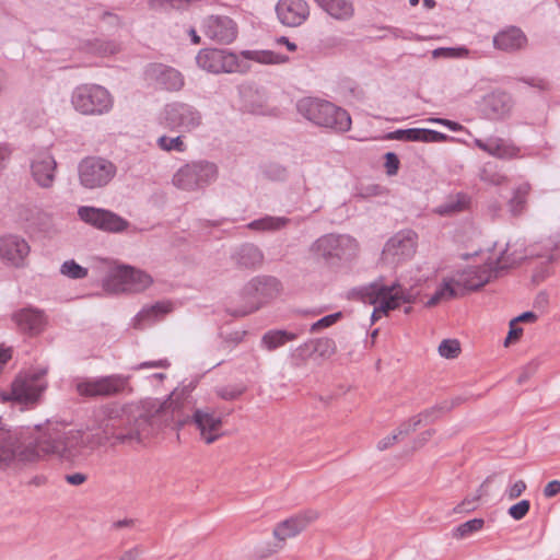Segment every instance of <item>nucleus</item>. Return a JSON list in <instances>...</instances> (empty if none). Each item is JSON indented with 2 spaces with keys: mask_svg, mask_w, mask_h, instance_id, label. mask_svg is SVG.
<instances>
[{
  "mask_svg": "<svg viewBox=\"0 0 560 560\" xmlns=\"http://www.w3.org/2000/svg\"><path fill=\"white\" fill-rule=\"evenodd\" d=\"M458 296V291L453 284V281H444L434 292V294L427 301L428 307L435 306L442 300H450Z\"/></svg>",
  "mask_w": 560,
  "mask_h": 560,
  "instance_id": "e433bc0d",
  "label": "nucleus"
},
{
  "mask_svg": "<svg viewBox=\"0 0 560 560\" xmlns=\"http://www.w3.org/2000/svg\"><path fill=\"white\" fill-rule=\"evenodd\" d=\"M117 174V166L102 156H86L78 164L80 185L89 190L101 189L109 185Z\"/></svg>",
  "mask_w": 560,
  "mask_h": 560,
  "instance_id": "0eeeda50",
  "label": "nucleus"
},
{
  "mask_svg": "<svg viewBox=\"0 0 560 560\" xmlns=\"http://www.w3.org/2000/svg\"><path fill=\"white\" fill-rule=\"evenodd\" d=\"M205 35L220 44H230L237 36L236 23L226 15H209L203 20Z\"/></svg>",
  "mask_w": 560,
  "mask_h": 560,
  "instance_id": "f3484780",
  "label": "nucleus"
},
{
  "mask_svg": "<svg viewBox=\"0 0 560 560\" xmlns=\"http://www.w3.org/2000/svg\"><path fill=\"white\" fill-rule=\"evenodd\" d=\"M520 81L526 83L527 85L532 88H536L540 91H545L548 89L549 84L546 80L540 78H522Z\"/></svg>",
  "mask_w": 560,
  "mask_h": 560,
  "instance_id": "e2e57ef3",
  "label": "nucleus"
},
{
  "mask_svg": "<svg viewBox=\"0 0 560 560\" xmlns=\"http://www.w3.org/2000/svg\"><path fill=\"white\" fill-rule=\"evenodd\" d=\"M60 273L69 279L79 280L88 276V269L80 266L75 260H66L60 267Z\"/></svg>",
  "mask_w": 560,
  "mask_h": 560,
  "instance_id": "37998d69",
  "label": "nucleus"
},
{
  "mask_svg": "<svg viewBox=\"0 0 560 560\" xmlns=\"http://www.w3.org/2000/svg\"><path fill=\"white\" fill-rule=\"evenodd\" d=\"M429 121L430 122H434V124L443 125V126L447 127L452 131H460L464 128L459 122L453 121V120H448V119H445V118H429Z\"/></svg>",
  "mask_w": 560,
  "mask_h": 560,
  "instance_id": "0e129e2a",
  "label": "nucleus"
},
{
  "mask_svg": "<svg viewBox=\"0 0 560 560\" xmlns=\"http://www.w3.org/2000/svg\"><path fill=\"white\" fill-rule=\"evenodd\" d=\"M196 62L199 68L211 73L243 71L237 55L224 49H202L196 56Z\"/></svg>",
  "mask_w": 560,
  "mask_h": 560,
  "instance_id": "4468645a",
  "label": "nucleus"
},
{
  "mask_svg": "<svg viewBox=\"0 0 560 560\" xmlns=\"http://www.w3.org/2000/svg\"><path fill=\"white\" fill-rule=\"evenodd\" d=\"M474 143L481 151L500 160L522 158L521 148L509 139L489 137L487 139H475Z\"/></svg>",
  "mask_w": 560,
  "mask_h": 560,
  "instance_id": "412c9836",
  "label": "nucleus"
},
{
  "mask_svg": "<svg viewBox=\"0 0 560 560\" xmlns=\"http://www.w3.org/2000/svg\"><path fill=\"white\" fill-rule=\"evenodd\" d=\"M527 38L521 28L512 26L499 32L493 37V45L497 49L515 51L525 46Z\"/></svg>",
  "mask_w": 560,
  "mask_h": 560,
  "instance_id": "c756f323",
  "label": "nucleus"
},
{
  "mask_svg": "<svg viewBox=\"0 0 560 560\" xmlns=\"http://www.w3.org/2000/svg\"><path fill=\"white\" fill-rule=\"evenodd\" d=\"M78 215L84 223L108 233H120L129 226L126 219L103 208L81 206Z\"/></svg>",
  "mask_w": 560,
  "mask_h": 560,
  "instance_id": "f8f14e48",
  "label": "nucleus"
},
{
  "mask_svg": "<svg viewBox=\"0 0 560 560\" xmlns=\"http://www.w3.org/2000/svg\"><path fill=\"white\" fill-rule=\"evenodd\" d=\"M417 234L412 230H402L392 236L382 252V259L390 265H398L410 259L417 247Z\"/></svg>",
  "mask_w": 560,
  "mask_h": 560,
  "instance_id": "ddd939ff",
  "label": "nucleus"
},
{
  "mask_svg": "<svg viewBox=\"0 0 560 560\" xmlns=\"http://www.w3.org/2000/svg\"><path fill=\"white\" fill-rule=\"evenodd\" d=\"M31 175L33 180L44 189L54 186L57 172V162L51 152L47 149L34 154L31 160Z\"/></svg>",
  "mask_w": 560,
  "mask_h": 560,
  "instance_id": "dca6fc26",
  "label": "nucleus"
},
{
  "mask_svg": "<svg viewBox=\"0 0 560 560\" xmlns=\"http://www.w3.org/2000/svg\"><path fill=\"white\" fill-rule=\"evenodd\" d=\"M246 387L243 385H228L217 388V395L224 400H234L238 398Z\"/></svg>",
  "mask_w": 560,
  "mask_h": 560,
  "instance_id": "49530a36",
  "label": "nucleus"
},
{
  "mask_svg": "<svg viewBox=\"0 0 560 560\" xmlns=\"http://www.w3.org/2000/svg\"><path fill=\"white\" fill-rule=\"evenodd\" d=\"M153 417L140 409L105 408L95 416L92 432L86 439L81 431L66 430L59 423H48L36 438L33 455H56L65 460H72L85 446L94 448L107 443L133 445L151 435Z\"/></svg>",
  "mask_w": 560,
  "mask_h": 560,
  "instance_id": "f257e3e1",
  "label": "nucleus"
},
{
  "mask_svg": "<svg viewBox=\"0 0 560 560\" xmlns=\"http://www.w3.org/2000/svg\"><path fill=\"white\" fill-rule=\"evenodd\" d=\"M450 409L451 407H448L447 405L434 406L432 408L425 409L416 417L421 418V423L428 424L436 420L442 412L447 411Z\"/></svg>",
  "mask_w": 560,
  "mask_h": 560,
  "instance_id": "de8ad7c7",
  "label": "nucleus"
},
{
  "mask_svg": "<svg viewBox=\"0 0 560 560\" xmlns=\"http://www.w3.org/2000/svg\"><path fill=\"white\" fill-rule=\"evenodd\" d=\"M71 104L83 115H103L113 106L109 92L98 84L78 85L71 94Z\"/></svg>",
  "mask_w": 560,
  "mask_h": 560,
  "instance_id": "1a4fd4ad",
  "label": "nucleus"
},
{
  "mask_svg": "<svg viewBox=\"0 0 560 560\" xmlns=\"http://www.w3.org/2000/svg\"><path fill=\"white\" fill-rule=\"evenodd\" d=\"M386 173L389 176L396 175L399 168V159L396 153L387 152L385 154Z\"/></svg>",
  "mask_w": 560,
  "mask_h": 560,
  "instance_id": "6e6d98bb",
  "label": "nucleus"
},
{
  "mask_svg": "<svg viewBox=\"0 0 560 560\" xmlns=\"http://www.w3.org/2000/svg\"><path fill=\"white\" fill-rule=\"evenodd\" d=\"M468 54H469V50L465 47L439 48L433 51V55L435 57L445 56V57H450V58H463V57H467Z\"/></svg>",
  "mask_w": 560,
  "mask_h": 560,
  "instance_id": "603ef678",
  "label": "nucleus"
},
{
  "mask_svg": "<svg viewBox=\"0 0 560 560\" xmlns=\"http://www.w3.org/2000/svg\"><path fill=\"white\" fill-rule=\"evenodd\" d=\"M337 350V346L334 339L328 337H322L310 340L299 348L301 354H313L316 353L322 358L331 357Z\"/></svg>",
  "mask_w": 560,
  "mask_h": 560,
  "instance_id": "72a5a7b5",
  "label": "nucleus"
},
{
  "mask_svg": "<svg viewBox=\"0 0 560 560\" xmlns=\"http://www.w3.org/2000/svg\"><path fill=\"white\" fill-rule=\"evenodd\" d=\"M421 142H444L448 139V136L436 130L423 128V135H421Z\"/></svg>",
  "mask_w": 560,
  "mask_h": 560,
  "instance_id": "5fc2aeb1",
  "label": "nucleus"
},
{
  "mask_svg": "<svg viewBox=\"0 0 560 560\" xmlns=\"http://www.w3.org/2000/svg\"><path fill=\"white\" fill-rule=\"evenodd\" d=\"M526 490V483L523 480L514 482L506 489L505 493L510 500L517 499Z\"/></svg>",
  "mask_w": 560,
  "mask_h": 560,
  "instance_id": "13d9d810",
  "label": "nucleus"
},
{
  "mask_svg": "<svg viewBox=\"0 0 560 560\" xmlns=\"http://www.w3.org/2000/svg\"><path fill=\"white\" fill-rule=\"evenodd\" d=\"M113 277L119 284V290L124 292H141L152 283L150 275L130 266L116 268Z\"/></svg>",
  "mask_w": 560,
  "mask_h": 560,
  "instance_id": "aec40b11",
  "label": "nucleus"
},
{
  "mask_svg": "<svg viewBox=\"0 0 560 560\" xmlns=\"http://www.w3.org/2000/svg\"><path fill=\"white\" fill-rule=\"evenodd\" d=\"M163 120L171 130L191 131L201 125L202 115L190 104L173 102L165 105Z\"/></svg>",
  "mask_w": 560,
  "mask_h": 560,
  "instance_id": "9b49d317",
  "label": "nucleus"
},
{
  "mask_svg": "<svg viewBox=\"0 0 560 560\" xmlns=\"http://www.w3.org/2000/svg\"><path fill=\"white\" fill-rule=\"evenodd\" d=\"M45 373L46 371L42 370L37 373L18 377L12 383L10 393L2 394V399L25 405L36 402L46 389Z\"/></svg>",
  "mask_w": 560,
  "mask_h": 560,
  "instance_id": "9d476101",
  "label": "nucleus"
},
{
  "mask_svg": "<svg viewBox=\"0 0 560 560\" xmlns=\"http://www.w3.org/2000/svg\"><path fill=\"white\" fill-rule=\"evenodd\" d=\"M311 255L327 266H340L354 259L359 253L355 238L347 234H325L310 246Z\"/></svg>",
  "mask_w": 560,
  "mask_h": 560,
  "instance_id": "20e7f679",
  "label": "nucleus"
},
{
  "mask_svg": "<svg viewBox=\"0 0 560 560\" xmlns=\"http://www.w3.org/2000/svg\"><path fill=\"white\" fill-rule=\"evenodd\" d=\"M421 424V418H417L416 416L410 418L408 421L400 424L396 434L398 436L408 435L409 433L416 431L417 427Z\"/></svg>",
  "mask_w": 560,
  "mask_h": 560,
  "instance_id": "864d4df0",
  "label": "nucleus"
},
{
  "mask_svg": "<svg viewBox=\"0 0 560 560\" xmlns=\"http://www.w3.org/2000/svg\"><path fill=\"white\" fill-rule=\"evenodd\" d=\"M100 20L108 24L110 27H117L120 24V18L109 11H103L100 14Z\"/></svg>",
  "mask_w": 560,
  "mask_h": 560,
  "instance_id": "680f3d73",
  "label": "nucleus"
},
{
  "mask_svg": "<svg viewBox=\"0 0 560 560\" xmlns=\"http://www.w3.org/2000/svg\"><path fill=\"white\" fill-rule=\"evenodd\" d=\"M526 256L524 254L509 253V246L491 262L481 266H470L456 275L453 281L455 288L476 291L488 283L492 278L501 276L514 266L518 265Z\"/></svg>",
  "mask_w": 560,
  "mask_h": 560,
  "instance_id": "f03ea898",
  "label": "nucleus"
},
{
  "mask_svg": "<svg viewBox=\"0 0 560 560\" xmlns=\"http://www.w3.org/2000/svg\"><path fill=\"white\" fill-rule=\"evenodd\" d=\"M241 55L247 60H254L259 63H276L279 61V55L271 50H243Z\"/></svg>",
  "mask_w": 560,
  "mask_h": 560,
  "instance_id": "79ce46f5",
  "label": "nucleus"
},
{
  "mask_svg": "<svg viewBox=\"0 0 560 560\" xmlns=\"http://www.w3.org/2000/svg\"><path fill=\"white\" fill-rule=\"evenodd\" d=\"M537 364L532 362L526 365L517 377L518 384H524L536 371Z\"/></svg>",
  "mask_w": 560,
  "mask_h": 560,
  "instance_id": "69168bd1",
  "label": "nucleus"
},
{
  "mask_svg": "<svg viewBox=\"0 0 560 560\" xmlns=\"http://www.w3.org/2000/svg\"><path fill=\"white\" fill-rule=\"evenodd\" d=\"M172 305L168 302H156L153 305L143 307L135 317V327L143 329L147 325L154 323L170 313Z\"/></svg>",
  "mask_w": 560,
  "mask_h": 560,
  "instance_id": "7c9ffc66",
  "label": "nucleus"
},
{
  "mask_svg": "<svg viewBox=\"0 0 560 560\" xmlns=\"http://www.w3.org/2000/svg\"><path fill=\"white\" fill-rule=\"evenodd\" d=\"M331 18L347 21L353 16L354 8L348 0H314Z\"/></svg>",
  "mask_w": 560,
  "mask_h": 560,
  "instance_id": "2f4dec72",
  "label": "nucleus"
},
{
  "mask_svg": "<svg viewBox=\"0 0 560 560\" xmlns=\"http://www.w3.org/2000/svg\"><path fill=\"white\" fill-rule=\"evenodd\" d=\"M528 191H529V186L527 184L521 185L514 190L513 197L510 199V202H509L510 211L514 215L522 213V211L524 210L525 205H526V196H527Z\"/></svg>",
  "mask_w": 560,
  "mask_h": 560,
  "instance_id": "58836bf2",
  "label": "nucleus"
},
{
  "mask_svg": "<svg viewBox=\"0 0 560 560\" xmlns=\"http://www.w3.org/2000/svg\"><path fill=\"white\" fill-rule=\"evenodd\" d=\"M16 458L28 460L32 457L22 450V443L15 431L0 428V468L8 466Z\"/></svg>",
  "mask_w": 560,
  "mask_h": 560,
  "instance_id": "b1692460",
  "label": "nucleus"
},
{
  "mask_svg": "<svg viewBox=\"0 0 560 560\" xmlns=\"http://www.w3.org/2000/svg\"><path fill=\"white\" fill-rule=\"evenodd\" d=\"M485 521L482 518H474L470 521H467L460 525H458L454 532L453 536L457 539H463L471 534L480 530L483 527Z\"/></svg>",
  "mask_w": 560,
  "mask_h": 560,
  "instance_id": "ea45409f",
  "label": "nucleus"
},
{
  "mask_svg": "<svg viewBox=\"0 0 560 560\" xmlns=\"http://www.w3.org/2000/svg\"><path fill=\"white\" fill-rule=\"evenodd\" d=\"M30 249L28 243L19 235L9 234L0 237V258L9 266L24 267Z\"/></svg>",
  "mask_w": 560,
  "mask_h": 560,
  "instance_id": "a211bd4d",
  "label": "nucleus"
},
{
  "mask_svg": "<svg viewBox=\"0 0 560 560\" xmlns=\"http://www.w3.org/2000/svg\"><path fill=\"white\" fill-rule=\"evenodd\" d=\"M318 517L314 510L303 511L292 517L280 522L273 529V537L279 541L295 537Z\"/></svg>",
  "mask_w": 560,
  "mask_h": 560,
  "instance_id": "4be33fe9",
  "label": "nucleus"
},
{
  "mask_svg": "<svg viewBox=\"0 0 560 560\" xmlns=\"http://www.w3.org/2000/svg\"><path fill=\"white\" fill-rule=\"evenodd\" d=\"M262 174L266 178L275 182H282L288 178L287 168L278 163L267 164L262 170Z\"/></svg>",
  "mask_w": 560,
  "mask_h": 560,
  "instance_id": "c03bdc74",
  "label": "nucleus"
},
{
  "mask_svg": "<svg viewBox=\"0 0 560 560\" xmlns=\"http://www.w3.org/2000/svg\"><path fill=\"white\" fill-rule=\"evenodd\" d=\"M190 422L200 431L201 438L207 444L213 443L220 436L221 417L215 416L209 409H196Z\"/></svg>",
  "mask_w": 560,
  "mask_h": 560,
  "instance_id": "393cba45",
  "label": "nucleus"
},
{
  "mask_svg": "<svg viewBox=\"0 0 560 560\" xmlns=\"http://www.w3.org/2000/svg\"><path fill=\"white\" fill-rule=\"evenodd\" d=\"M276 13L281 24L298 27L307 20L310 8L305 0H279Z\"/></svg>",
  "mask_w": 560,
  "mask_h": 560,
  "instance_id": "6ab92c4d",
  "label": "nucleus"
},
{
  "mask_svg": "<svg viewBox=\"0 0 560 560\" xmlns=\"http://www.w3.org/2000/svg\"><path fill=\"white\" fill-rule=\"evenodd\" d=\"M13 320L21 330L30 334L40 332L45 324L43 312L32 307L15 312Z\"/></svg>",
  "mask_w": 560,
  "mask_h": 560,
  "instance_id": "c85d7f7f",
  "label": "nucleus"
},
{
  "mask_svg": "<svg viewBox=\"0 0 560 560\" xmlns=\"http://www.w3.org/2000/svg\"><path fill=\"white\" fill-rule=\"evenodd\" d=\"M168 366H170V362L166 359H163V360H156V361H145V362H142V363L133 366L132 370L138 371V370L149 369V368L166 369Z\"/></svg>",
  "mask_w": 560,
  "mask_h": 560,
  "instance_id": "052dcab7",
  "label": "nucleus"
},
{
  "mask_svg": "<svg viewBox=\"0 0 560 560\" xmlns=\"http://www.w3.org/2000/svg\"><path fill=\"white\" fill-rule=\"evenodd\" d=\"M341 317H342L341 312L326 315V316L322 317L320 319H318L317 322H315L314 324H312L311 332H317L320 329L328 328V327L332 326L334 324H336Z\"/></svg>",
  "mask_w": 560,
  "mask_h": 560,
  "instance_id": "09e8293b",
  "label": "nucleus"
},
{
  "mask_svg": "<svg viewBox=\"0 0 560 560\" xmlns=\"http://www.w3.org/2000/svg\"><path fill=\"white\" fill-rule=\"evenodd\" d=\"M156 144L161 150L166 152L176 151L182 153L187 149L182 136L174 138L161 136L156 140Z\"/></svg>",
  "mask_w": 560,
  "mask_h": 560,
  "instance_id": "a19ab883",
  "label": "nucleus"
},
{
  "mask_svg": "<svg viewBox=\"0 0 560 560\" xmlns=\"http://www.w3.org/2000/svg\"><path fill=\"white\" fill-rule=\"evenodd\" d=\"M479 178L491 185H501L505 176L498 171L497 164L492 162L485 163L479 172Z\"/></svg>",
  "mask_w": 560,
  "mask_h": 560,
  "instance_id": "4c0bfd02",
  "label": "nucleus"
},
{
  "mask_svg": "<svg viewBox=\"0 0 560 560\" xmlns=\"http://www.w3.org/2000/svg\"><path fill=\"white\" fill-rule=\"evenodd\" d=\"M298 335L288 330H269L267 331L262 338L261 342L266 349L269 351L276 350L277 348L283 346L288 341L295 340Z\"/></svg>",
  "mask_w": 560,
  "mask_h": 560,
  "instance_id": "c9c22d12",
  "label": "nucleus"
},
{
  "mask_svg": "<svg viewBox=\"0 0 560 560\" xmlns=\"http://www.w3.org/2000/svg\"><path fill=\"white\" fill-rule=\"evenodd\" d=\"M480 494L465 498L459 504L454 508V513H468L475 511L478 506Z\"/></svg>",
  "mask_w": 560,
  "mask_h": 560,
  "instance_id": "3c124183",
  "label": "nucleus"
},
{
  "mask_svg": "<svg viewBox=\"0 0 560 560\" xmlns=\"http://www.w3.org/2000/svg\"><path fill=\"white\" fill-rule=\"evenodd\" d=\"M192 0H151V5L156 7H170L173 9H180Z\"/></svg>",
  "mask_w": 560,
  "mask_h": 560,
  "instance_id": "4d7b16f0",
  "label": "nucleus"
},
{
  "mask_svg": "<svg viewBox=\"0 0 560 560\" xmlns=\"http://www.w3.org/2000/svg\"><path fill=\"white\" fill-rule=\"evenodd\" d=\"M529 509L530 502L528 500H521L520 502L510 506L508 513L513 520L521 521L527 515Z\"/></svg>",
  "mask_w": 560,
  "mask_h": 560,
  "instance_id": "8fccbe9b",
  "label": "nucleus"
},
{
  "mask_svg": "<svg viewBox=\"0 0 560 560\" xmlns=\"http://www.w3.org/2000/svg\"><path fill=\"white\" fill-rule=\"evenodd\" d=\"M560 492V481L559 480H552L547 483V486L544 488V495L546 498H552L557 495Z\"/></svg>",
  "mask_w": 560,
  "mask_h": 560,
  "instance_id": "338daca9",
  "label": "nucleus"
},
{
  "mask_svg": "<svg viewBox=\"0 0 560 560\" xmlns=\"http://www.w3.org/2000/svg\"><path fill=\"white\" fill-rule=\"evenodd\" d=\"M469 202V197L464 192L448 195L444 202L434 209V212L442 217H451L466 210Z\"/></svg>",
  "mask_w": 560,
  "mask_h": 560,
  "instance_id": "473e14b6",
  "label": "nucleus"
},
{
  "mask_svg": "<svg viewBox=\"0 0 560 560\" xmlns=\"http://www.w3.org/2000/svg\"><path fill=\"white\" fill-rule=\"evenodd\" d=\"M218 175L219 170L215 163L198 160L180 166L173 175L172 183L178 189L197 191L214 183Z\"/></svg>",
  "mask_w": 560,
  "mask_h": 560,
  "instance_id": "423d86ee",
  "label": "nucleus"
},
{
  "mask_svg": "<svg viewBox=\"0 0 560 560\" xmlns=\"http://www.w3.org/2000/svg\"><path fill=\"white\" fill-rule=\"evenodd\" d=\"M395 285V292L398 296V300L401 303H412L415 301V296L410 290L404 289L399 283H393Z\"/></svg>",
  "mask_w": 560,
  "mask_h": 560,
  "instance_id": "bf43d9fd",
  "label": "nucleus"
},
{
  "mask_svg": "<svg viewBox=\"0 0 560 560\" xmlns=\"http://www.w3.org/2000/svg\"><path fill=\"white\" fill-rule=\"evenodd\" d=\"M512 107L513 98L504 91H493L485 97V110L491 119L504 118Z\"/></svg>",
  "mask_w": 560,
  "mask_h": 560,
  "instance_id": "bb28decb",
  "label": "nucleus"
},
{
  "mask_svg": "<svg viewBox=\"0 0 560 560\" xmlns=\"http://www.w3.org/2000/svg\"><path fill=\"white\" fill-rule=\"evenodd\" d=\"M281 291L280 281L272 276H257L250 279L242 289L245 305L231 310L233 316H246L259 310L265 303L277 298Z\"/></svg>",
  "mask_w": 560,
  "mask_h": 560,
  "instance_id": "39448f33",
  "label": "nucleus"
},
{
  "mask_svg": "<svg viewBox=\"0 0 560 560\" xmlns=\"http://www.w3.org/2000/svg\"><path fill=\"white\" fill-rule=\"evenodd\" d=\"M357 292L364 303L372 305L378 303L377 311H382L384 315H387L389 311L396 310L400 305L395 292V285L372 282L359 288Z\"/></svg>",
  "mask_w": 560,
  "mask_h": 560,
  "instance_id": "2eb2a0df",
  "label": "nucleus"
},
{
  "mask_svg": "<svg viewBox=\"0 0 560 560\" xmlns=\"http://www.w3.org/2000/svg\"><path fill=\"white\" fill-rule=\"evenodd\" d=\"M290 223V219L285 217L265 215L256 219L247 224L253 231L275 232L282 230Z\"/></svg>",
  "mask_w": 560,
  "mask_h": 560,
  "instance_id": "f704fd0d",
  "label": "nucleus"
},
{
  "mask_svg": "<svg viewBox=\"0 0 560 560\" xmlns=\"http://www.w3.org/2000/svg\"><path fill=\"white\" fill-rule=\"evenodd\" d=\"M460 352L459 342L456 339H444L439 346V353L446 359H454Z\"/></svg>",
  "mask_w": 560,
  "mask_h": 560,
  "instance_id": "a18cd8bd",
  "label": "nucleus"
},
{
  "mask_svg": "<svg viewBox=\"0 0 560 560\" xmlns=\"http://www.w3.org/2000/svg\"><path fill=\"white\" fill-rule=\"evenodd\" d=\"M242 108L255 115H266L269 112L268 95L262 88L254 84L242 85L240 89Z\"/></svg>",
  "mask_w": 560,
  "mask_h": 560,
  "instance_id": "a878e982",
  "label": "nucleus"
},
{
  "mask_svg": "<svg viewBox=\"0 0 560 560\" xmlns=\"http://www.w3.org/2000/svg\"><path fill=\"white\" fill-rule=\"evenodd\" d=\"M129 375L110 374L98 377H81L74 382L79 396L85 398L112 397L124 393L129 387Z\"/></svg>",
  "mask_w": 560,
  "mask_h": 560,
  "instance_id": "6e6552de",
  "label": "nucleus"
},
{
  "mask_svg": "<svg viewBox=\"0 0 560 560\" xmlns=\"http://www.w3.org/2000/svg\"><path fill=\"white\" fill-rule=\"evenodd\" d=\"M399 436L398 434L396 433H393L390 435H387L385 438H383L378 443H377V448L380 451H385L387 450L388 447L393 446L397 441H398Z\"/></svg>",
  "mask_w": 560,
  "mask_h": 560,
  "instance_id": "774afa93",
  "label": "nucleus"
},
{
  "mask_svg": "<svg viewBox=\"0 0 560 560\" xmlns=\"http://www.w3.org/2000/svg\"><path fill=\"white\" fill-rule=\"evenodd\" d=\"M145 75L148 80L167 91H179L184 85L182 73L163 63L150 65L145 70Z\"/></svg>",
  "mask_w": 560,
  "mask_h": 560,
  "instance_id": "5701e85b",
  "label": "nucleus"
},
{
  "mask_svg": "<svg viewBox=\"0 0 560 560\" xmlns=\"http://www.w3.org/2000/svg\"><path fill=\"white\" fill-rule=\"evenodd\" d=\"M231 259L241 268L254 269L262 264L264 254L257 245L244 243L233 250Z\"/></svg>",
  "mask_w": 560,
  "mask_h": 560,
  "instance_id": "cd10ccee",
  "label": "nucleus"
},
{
  "mask_svg": "<svg viewBox=\"0 0 560 560\" xmlns=\"http://www.w3.org/2000/svg\"><path fill=\"white\" fill-rule=\"evenodd\" d=\"M298 112L316 126L328 128L335 132H346L351 128L349 113L331 102L304 97L298 102Z\"/></svg>",
  "mask_w": 560,
  "mask_h": 560,
  "instance_id": "7ed1b4c3",
  "label": "nucleus"
}]
</instances>
